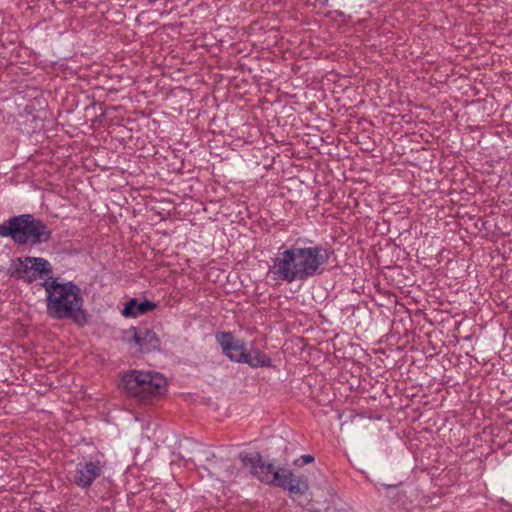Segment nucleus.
<instances>
[{"instance_id": "5", "label": "nucleus", "mask_w": 512, "mask_h": 512, "mask_svg": "<svg viewBox=\"0 0 512 512\" xmlns=\"http://www.w3.org/2000/svg\"><path fill=\"white\" fill-rule=\"evenodd\" d=\"M17 262L12 275L27 283L36 281L43 274L49 277L53 272L50 262L42 257L17 258Z\"/></svg>"}, {"instance_id": "7", "label": "nucleus", "mask_w": 512, "mask_h": 512, "mask_svg": "<svg viewBox=\"0 0 512 512\" xmlns=\"http://www.w3.org/2000/svg\"><path fill=\"white\" fill-rule=\"evenodd\" d=\"M275 478L277 479L275 486L288 490L290 494L304 495L309 489L307 477L296 475L290 469H278L275 472Z\"/></svg>"}, {"instance_id": "2", "label": "nucleus", "mask_w": 512, "mask_h": 512, "mask_svg": "<svg viewBox=\"0 0 512 512\" xmlns=\"http://www.w3.org/2000/svg\"><path fill=\"white\" fill-rule=\"evenodd\" d=\"M41 286L46 292V312L50 318L71 319L79 326L87 323L84 299L78 285L71 281L59 282L56 278L49 276Z\"/></svg>"}, {"instance_id": "6", "label": "nucleus", "mask_w": 512, "mask_h": 512, "mask_svg": "<svg viewBox=\"0 0 512 512\" xmlns=\"http://www.w3.org/2000/svg\"><path fill=\"white\" fill-rule=\"evenodd\" d=\"M242 465L249 468L250 473L255 476L259 481L275 486L276 478L274 465L266 462L259 453H246L239 454Z\"/></svg>"}, {"instance_id": "13", "label": "nucleus", "mask_w": 512, "mask_h": 512, "mask_svg": "<svg viewBox=\"0 0 512 512\" xmlns=\"http://www.w3.org/2000/svg\"><path fill=\"white\" fill-rule=\"evenodd\" d=\"M326 512H354L351 509H336V508H327Z\"/></svg>"}, {"instance_id": "10", "label": "nucleus", "mask_w": 512, "mask_h": 512, "mask_svg": "<svg viewBox=\"0 0 512 512\" xmlns=\"http://www.w3.org/2000/svg\"><path fill=\"white\" fill-rule=\"evenodd\" d=\"M131 332L133 333V341L139 346L142 353L152 352L159 348L160 340L154 331L146 328L137 330L133 327Z\"/></svg>"}, {"instance_id": "9", "label": "nucleus", "mask_w": 512, "mask_h": 512, "mask_svg": "<svg viewBox=\"0 0 512 512\" xmlns=\"http://www.w3.org/2000/svg\"><path fill=\"white\" fill-rule=\"evenodd\" d=\"M102 471L103 465L99 460L80 462L76 465L74 483L80 488H89Z\"/></svg>"}, {"instance_id": "14", "label": "nucleus", "mask_w": 512, "mask_h": 512, "mask_svg": "<svg viewBox=\"0 0 512 512\" xmlns=\"http://www.w3.org/2000/svg\"><path fill=\"white\" fill-rule=\"evenodd\" d=\"M301 459L303 460L304 463L308 464V463H311L314 461V457L311 456V455H303L301 457Z\"/></svg>"}, {"instance_id": "12", "label": "nucleus", "mask_w": 512, "mask_h": 512, "mask_svg": "<svg viewBox=\"0 0 512 512\" xmlns=\"http://www.w3.org/2000/svg\"><path fill=\"white\" fill-rule=\"evenodd\" d=\"M243 363L249 365L252 368L273 366L271 358L258 348L248 351Z\"/></svg>"}, {"instance_id": "4", "label": "nucleus", "mask_w": 512, "mask_h": 512, "mask_svg": "<svg viewBox=\"0 0 512 512\" xmlns=\"http://www.w3.org/2000/svg\"><path fill=\"white\" fill-rule=\"evenodd\" d=\"M122 388L139 402H148L161 395L166 389L165 378L152 371L130 370L121 380Z\"/></svg>"}, {"instance_id": "11", "label": "nucleus", "mask_w": 512, "mask_h": 512, "mask_svg": "<svg viewBox=\"0 0 512 512\" xmlns=\"http://www.w3.org/2000/svg\"><path fill=\"white\" fill-rule=\"evenodd\" d=\"M156 306L157 304L153 301L145 300L139 303L136 298H132L125 303L122 314L126 317H137L154 310Z\"/></svg>"}, {"instance_id": "8", "label": "nucleus", "mask_w": 512, "mask_h": 512, "mask_svg": "<svg viewBox=\"0 0 512 512\" xmlns=\"http://www.w3.org/2000/svg\"><path fill=\"white\" fill-rule=\"evenodd\" d=\"M216 340L221 346L224 355L231 361L237 363L245 361L248 350L243 340L234 338L230 332L217 333Z\"/></svg>"}, {"instance_id": "1", "label": "nucleus", "mask_w": 512, "mask_h": 512, "mask_svg": "<svg viewBox=\"0 0 512 512\" xmlns=\"http://www.w3.org/2000/svg\"><path fill=\"white\" fill-rule=\"evenodd\" d=\"M328 259L329 253L321 245L291 246L277 253L270 271L278 281L287 283L305 281L321 274V267L327 263Z\"/></svg>"}, {"instance_id": "3", "label": "nucleus", "mask_w": 512, "mask_h": 512, "mask_svg": "<svg viewBox=\"0 0 512 512\" xmlns=\"http://www.w3.org/2000/svg\"><path fill=\"white\" fill-rule=\"evenodd\" d=\"M0 236L11 237L18 245H38L51 239V231L42 220L32 214H21L0 224Z\"/></svg>"}]
</instances>
